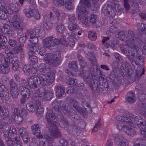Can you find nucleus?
Instances as JSON below:
<instances>
[{
	"mask_svg": "<svg viewBox=\"0 0 146 146\" xmlns=\"http://www.w3.org/2000/svg\"><path fill=\"white\" fill-rule=\"evenodd\" d=\"M8 20L9 22L12 24L13 28L17 31L18 34L19 36L22 35L24 25L20 17L17 15H15L9 17Z\"/></svg>",
	"mask_w": 146,
	"mask_h": 146,
	"instance_id": "f257e3e1",
	"label": "nucleus"
},
{
	"mask_svg": "<svg viewBox=\"0 0 146 146\" xmlns=\"http://www.w3.org/2000/svg\"><path fill=\"white\" fill-rule=\"evenodd\" d=\"M52 96L53 93L52 91L40 88L36 91L34 96L35 100L40 101L42 99L46 100H49Z\"/></svg>",
	"mask_w": 146,
	"mask_h": 146,
	"instance_id": "f03ea898",
	"label": "nucleus"
},
{
	"mask_svg": "<svg viewBox=\"0 0 146 146\" xmlns=\"http://www.w3.org/2000/svg\"><path fill=\"white\" fill-rule=\"evenodd\" d=\"M61 57V54L57 52L55 54L48 53L45 56L44 60L49 65L56 67L59 65V61Z\"/></svg>",
	"mask_w": 146,
	"mask_h": 146,
	"instance_id": "7ed1b4c3",
	"label": "nucleus"
},
{
	"mask_svg": "<svg viewBox=\"0 0 146 146\" xmlns=\"http://www.w3.org/2000/svg\"><path fill=\"white\" fill-rule=\"evenodd\" d=\"M134 117L132 114L129 112H126L123 113L122 116H117L116 119L117 121H122L125 123L133 127L134 125L133 123L132 120Z\"/></svg>",
	"mask_w": 146,
	"mask_h": 146,
	"instance_id": "20e7f679",
	"label": "nucleus"
},
{
	"mask_svg": "<svg viewBox=\"0 0 146 146\" xmlns=\"http://www.w3.org/2000/svg\"><path fill=\"white\" fill-rule=\"evenodd\" d=\"M52 74L47 75L41 74L39 77V80L41 83L44 86L49 85L51 84L54 78V74L52 72Z\"/></svg>",
	"mask_w": 146,
	"mask_h": 146,
	"instance_id": "39448f33",
	"label": "nucleus"
},
{
	"mask_svg": "<svg viewBox=\"0 0 146 146\" xmlns=\"http://www.w3.org/2000/svg\"><path fill=\"white\" fill-rule=\"evenodd\" d=\"M24 11L26 17H33L36 20H38L40 18L38 10L32 6L30 7L28 9H25Z\"/></svg>",
	"mask_w": 146,
	"mask_h": 146,
	"instance_id": "423d86ee",
	"label": "nucleus"
},
{
	"mask_svg": "<svg viewBox=\"0 0 146 146\" xmlns=\"http://www.w3.org/2000/svg\"><path fill=\"white\" fill-rule=\"evenodd\" d=\"M39 77L36 75H34L29 76L27 79V82L29 87L31 88H35L39 85Z\"/></svg>",
	"mask_w": 146,
	"mask_h": 146,
	"instance_id": "0eeeda50",
	"label": "nucleus"
},
{
	"mask_svg": "<svg viewBox=\"0 0 146 146\" xmlns=\"http://www.w3.org/2000/svg\"><path fill=\"white\" fill-rule=\"evenodd\" d=\"M51 127V131L52 133L51 135L49 136L48 134L46 137V139L48 141L49 143H52L53 141V137H60L61 136V133L57 129V127L56 124L54 126H50Z\"/></svg>",
	"mask_w": 146,
	"mask_h": 146,
	"instance_id": "6e6552de",
	"label": "nucleus"
},
{
	"mask_svg": "<svg viewBox=\"0 0 146 146\" xmlns=\"http://www.w3.org/2000/svg\"><path fill=\"white\" fill-rule=\"evenodd\" d=\"M89 76L88 75L87 76V78H84L86 80L89 87L92 91L99 93L100 89L98 81L96 80L89 79Z\"/></svg>",
	"mask_w": 146,
	"mask_h": 146,
	"instance_id": "1a4fd4ad",
	"label": "nucleus"
},
{
	"mask_svg": "<svg viewBox=\"0 0 146 146\" xmlns=\"http://www.w3.org/2000/svg\"><path fill=\"white\" fill-rule=\"evenodd\" d=\"M53 112V110H49L48 111L46 115V118L50 127L54 126L56 124V122L53 120L56 118L57 115L55 114L56 113Z\"/></svg>",
	"mask_w": 146,
	"mask_h": 146,
	"instance_id": "9d476101",
	"label": "nucleus"
},
{
	"mask_svg": "<svg viewBox=\"0 0 146 146\" xmlns=\"http://www.w3.org/2000/svg\"><path fill=\"white\" fill-rule=\"evenodd\" d=\"M0 19L2 20H5L7 19V10L6 7L4 0H0Z\"/></svg>",
	"mask_w": 146,
	"mask_h": 146,
	"instance_id": "9b49d317",
	"label": "nucleus"
},
{
	"mask_svg": "<svg viewBox=\"0 0 146 146\" xmlns=\"http://www.w3.org/2000/svg\"><path fill=\"white\" fill-rule=\"evenodd\" d=\"M9 92L5 85L0 82V100L4 98L7 101L9 99ZM1 107L0 106V108Z\"/></svg>",
	"mask_w": 146,
	"mask_h": 146,
	"instance_id": "f8f14e48",
	"label": "nucleus"
},
{
	"mask_svg": "<svg viewBox=\"0 0 146 146\" xmlns=\"http://www.w3.org/2000/svg\"><path fill=\"white\" fill-rule=\"evenodd\" d=\"M102 11L105 15L110 17H113L115 16V11L112 7L109 5H105L104 6Z\"/></svg>",
	"mask_w": 146,
	"mask_h": 146,
	"instance_id": "ddd939ff",
	"label": "nucleus"
},
{
	"mask_svg": "<svg viewBox=\"0 0 146 146\" xmlns=\"http://www.w3.org/2000/svg\"><path fill=\"white\" fill-rule=\"evenodd\" d=\"M53 37L50 36L43 39L42 41V44L45 48H48L50 50H52L54 48V46L52 44L53 40Z\"/></svg>",
	"mask_w": 146,
	"mask_h": 146,
	"instance_id": "4468645a",
	"label": "nucleus"
},
{
	"mask_svg": "<svg viewBox=\"0 0 146 146\" xmlns=\"http://www.w3.org/2000/svg\"><path fill=\"white\" fill-rule=\"evenodd\" d=\"M35 47V46L33 47L30 45H29L27 47V48L30 50L28 52L29 56V59L33 63L38 62V58L37 57L33 54L34 52L36 51V50L34 49V48Z\"/></svg>",
	"mask_w": 146,
	"mask_h": 146,
	"instance_id": "2eb2a0df",
	"label": "nucleus"
},
{
	"mask_svg": "<svg viewBox=\"0 0 146 146\" xmlns=\"http://www.w3.org/2000/svg\"><path fill=\"white\" fill-rule=\"evenodd\" d=\"M77 11L78 13V17L79 19H81L88 17L87 15L88 12L85 7L82 6H78L77 8Z\"/></svg>",
	"mask_w": 146,
	"mask_h": 146,
	"instance_id": "dca6fc26",
	"label": "nucleus"
},
{
	"mask_svg": "<svg viewBox=\"0 0 146 146\" xmlns=\"http://www.w3.org/2000/svg\"><path fill=\"white\" fill-rule=\"evenodd\" d=\"M109 37H105L103 38L102 42L104 46L106 48H108L110 46L112 48H113L118 43V40L116 39H114L112 41H110L109 44H108V41L109 39Z\"/></svg>",
	"mask_w": 146,
	"mask_h": 146,
	"instance_id": "f3484780",
	"label": "nucleus"
},
{
	"mask_svg": "<svg viewBox=\"0 0 146 146\" xmlns=\"http://www.w3.org/2000/svg\"><path fill=\"white\" fill-rule=\"evenodd\" d=\"M128 46V52L131 53V55L134 57L135 54H137L139 51L138 47L134 43L127 44Z\"/></svg>",
	"mask_w": 146,
	"mask_h": 146,
	"instance_id": "a211bd4d",
	"label": "nucleus"
},
{
	"mask_svg": "<svg viewBox=\"0 0 146 146\" xmlns=\"http://www.w3.org/2000/svg\"><path fill=\"white\" fill-rule=\"evenodd\" d=\"M31 129L32 132L34 135H36V137L38 138L43 137V136L40 134V127L38 124H35L32 126Z\"/></svg>",
	"mask_w": 146,
	"mask_h": 146,
	"instance_id": "6ab92c4d",
	"label": "nucleus"
},
{
	"mask_svg": "<svg viewBox=\"0 0 146 146\" xmlns=\"http://www.w3.org/2000/svg\"><path fill=\"white\" fill-rule=\"evenodd\" d=\"M138 40L134 34L133 32L131 30L128 31L127 34V38L126 41L127 44L133 43L136 42Z\"/></svg>",
	"mask_w": 146,
	"mask_h": 146,
	"instance_id": "aec40b11",
	"label": "nucleus"
},
{
	"mask_svg": "<svg viewBox=\"0 0 146 146\" xmlns=\"http://www.w3.org/2000/svg\"><path fill=\"white\" fill-rule=\"evenodd\" d=\"M56 95L60 98L64 96L65 95L64 87L61 85H58L55 86Z\"/></svg>",
	"mask_w": 146,
	"mask_h": 146,
	"instance_id": "412c9836",
	"label": "nucleus"
},
{
	"mask_svg": "<svg viewBox=\"0 0 146 146\" xmlns=\"http://www.w3.org/2000/svg\"><path fill=\"white\" fill-rule=\"evenodd\" d=\"M137 125L140 129L141 134L143 136L146 137V123L145 120L143 119L142 121Z\"/></svg>",
	"mask_w": 146,
	"mask_h": 146,
	"instance_id": "4be33fe9",
	"label": "nucleus"
},
{
	"mask_svg": "<svg viewBox=\"0 0 146 146\" xmlns=\"http://www.w3.org/2000/svg\"><path fill=\"white\" fill-rule=\"evenodd\" d=\"M119 146H128L127 140L121 135H118L116 139Z\"/></svg>",
	"mask_w": 146,
	"mask_h": 146,
	"instance_id": "5701e85b",
	"label": "nucleus"
},
{
	"mask_svg": "<svg viewBox=\"0 0 146 146\" xmlns=\"http://www.w3.org/2000/svg\"><path fill=\"white\" fill-rule=\"evenodd\" d=\"M80 63L82 70V72H81L80 74L84 78L86 79L87 78V76L89 74V72L85 70L84 69L85 67L87 68V63L84 60L82 61H81Z\"/></svg>",
	"mask_w": 146,
	"mask_h": 146,
	"instance_id": "b1692460",
	"label": "nucleus"
},
{
	"mask_svg": "<svg viewBox=\"0 0 146 146\" xmlns=\"http://www.w3.org/2000/svg\"><path fill=\"white\" fill-rule=\"evenodd\" d=\"M126 99L128 102L130 104L133 103L135 102L136 99L135 94L131 92H128L127 94Z\"/></svg>",
	"mask_w": 146,
	"mask_h": 146,
	"instance_id": "393cba45",
	"label": "nucleus"
},
{
	"mask_svg": "<svg viewBox=\"0 0 146 146\" xmlns=\"http://www.w3.org/2000/svg\"><path fill=\"white\" fill-rule=\"evenodd\" d=\"M53 10L56 14L58 20H60L62 19H65L66 16L65 13L60 12L58 9L56 8H53Z\"/></svg>",
	"mask_w": 146,
	"mask_h": 146,
	"instance_id": "a878e982",
	"label": "nucleus"
},
{
	"mask_svg": "<svg viewBox=\"0 0 146 146\" xmlns=\"http://www.w3.org/2000/svg\"><path fill=\"white\" fill-rule=\"evenodd\" d=\"M19 91L23 96H27L29 97L31 93L29 89L23 86H20L19 87Z\"/></svg>",
	"mask_w": 146,
	"mask_h": 146,
	"instance_id": "bb28decb",
	"label": "nucleus"
},
{
	"mask_svg": "<svg viewBox=\"0 0 146 146\" xmlns=\"http://www.w3.org/2000/svg\"><path fill=\"white\" fill-rule=\"evenodd\" d=\"M99 83L100 86L102 90L108 88V85L106 79H104V77L101 76L99 77Z\"/></svg>",
	"mask_w": 146,
	"mask_h": 146,
	"instance_id": "cd10ccee",
	"label": "nucleus"
},
{
	"mask_svg": "<svg viewBox=\"0 0 146 146\" xmlns=\"http://www.w3.org/2000/svg\"><path fill=\"white\" fill-rule=\"evenodd\" d=\"M67 101L68 104L70 105L73 107L75 109L78 106V102L74 99L70 97H68Z\"/></svg>",
	"mask_w": 146,
	"mask_h": 146,
	"instance_id": "c85d7f7f",
	"label": "nucleus"
},
{
	"mask_svg": "<svg viewBox=\"0 0 146 146\" xmlns=\"http://www.w3.org/2000/svg\"><path fill=\"white\" fill-rule=\"evenodd\" d=\"M9 9L11 13H17L19 11V8L17 4L16 3H13L10 4Z\"/></svg>",
	"mask_w": 146,
	"mask_h": 146,
	"instance_id": "c756f323",
	"label": "nucleus"
},
{
	"mask_svg": "<svg viewBox=\"0 0 146 146\" xmlns=\"http://www.w3.org/2000/svg\"><path fill=\"white\" fill-rule=\"evenodd\" d=\"M119 123L117 124V128L120 131H125V130H126L127 126V124L125 123L124 122L122 121H120Z\"/></svg>",
	"mask_w": 146,
	"mask_h": 146,
	"instance_id": "7c9ffc66",
	"label": "nucleus"
},
{
	"mask_svg": "<svg viewBox=\"0 0 146 146\" xmlns=\"http://www.w3.org/2000/svg\"><path fill=\"white\" fill-rule=\"evenodd\" d=\"M144 68L139 67L136 72L135 78L136 79H138L141 76L144 74Z\"/></svg>",
	"mask_w": 146,
	"mask_h": 146,
	"instance_id": "2f4dec72",
	"label": "nucleus"
},
{
	"mask_svg": "<svg viewBox=\"0 0 146 146\" xmlns=\"http://www.w3.org/2000/svg\"><path fill=\"white\" fill-rule=\"evenodd\" d=\"M36 100L35 103V106L36 108L37 113L38 114L42 113L44 111L43 108L40 106V103L39 101H37V100Z\"/></svg>",
	"mask_w": 146,
	"mask_h": 146,
	"instance_id": "473e14b6",
	"label": "nucleus"
},
{
	"mask_svg": "<svg viewBox=\"0 0 146 146\" xmlns=\"http://www.w3.org/2000/svg\"><path fill=\"white\" fill-rule=\"evenodd\" d=\"M9 70V67L7 64H3L0 68V73L5 74L8 73Z\"/></svg>",
	"mask_w": 146,
	"mask_h": 146,
	"instance_id": "72a5a7b5",
	"label": "nucleus"
},
{
	"mask_svg": "<svg viewBox=\"0 0 146 146\" xmlns=\"http://www.w3.org/2000/svg\"><path fill=\"white\" fill-rule=\"evenodd\" d=\"M125 131L126 134L130 136H133L136 134V131L135 129L131 127H127Z\"/></svg>",
	"mask_w": 146,
	"mask_h": 146,
	"instance_id": "f704fd0d",
	"label": "nucleus"
},
{
	"mask_svg": "<svg viewBox=\"0 0 146 146\" xmlns=\"http://www.w3.org/2000/svg\"><path fill=\"white\" fill-rule=\"evenodd\" d=\"M88 58L94 64L96 63L94 54L91 52H89L87 54Z\"/></svg>",
	"mask_w": 146,
	"mask_h": 146,
	"instance_id": "c9c22d12",
	"label": "nucleus"
},
{
	"mask_svg": "<svg viewBox=\"0 0 146 146\" xmlns=\"http://www.w3.org/2000/svg\"><path fill=\"white\" fill-rule=\"evenodd\" d=\"M43 25L45 28L47 30L51 29L53 26V23L50 21L46 20L44 21Z\"/></svg>",
	"mask_w": 146,
	"mask_h": 146,
	"instance_id": "e433bc0d",
	"label": "nucleus"
},
{
	"mask_svg": "<svg viewBox=\"0 0 146 146\" xmlns=\"http://www.w3.org/2000/svg\"><path fill=\"white\" fill-rule=\"evenodd\" d=\"M27 110L29 112H33L35 110L34 107L33 102H28L26 105Z\"/></svg>",
	"mask_w": 146,
	"mask_h": 146,
	"instance_id": "4c0bfd02",
	"label": "nucleus"
},
{
	"mask_svg": "<svg viewBox=\"0 0 146 146\" xmlns=\"http://www.w3.org/2000/svg\"><path fill=\"white\" fill-rule=\"evenodd\" d=\"M68 67L76 71L78 70V66L76 62L73 61L69 63Z\"/></svg>",
	"mask_w": 146,
	"mask_h": 146,
	"instance_id": "58836bf2",
	"label": "nucleus"
},
{
	"mask_svg": "<svg viewBox=\"0 0 146 146\" xmlns=\"http://www.w3.org/2000/svg\"><path fill=\"white\" fill-rule=\"evenodd\" d=\"M10 91L11 96L13 99L14 100L16 99L19 95L18 89L12 90Z\"/></svg>",
	"mask_w": 146,
	"mask_h": 146,
	"instance_id": "ea45409f",
	"label": "nucleus"
},
{
	"mask_svg": "<svg viewBox=\"0 0 146 146\" xmlns=\"http://www.w3.org/2000/svg\"><path fill=\"white\" fill-rule=\"evenodd\" d=\"M88 37L91 40L95 41L97 38L96 33L94 31H89L88 33Z\"/></svg>",
	"mask_w": 146,
	"mask_h": 146,
	"instance_id": "a19ab883",
	"label": "nucleus"
},
{
	"mask_svg": "<svg viewBox=\"0 0 146 146\" xmlns=\"http://www.w3.org/2000/svg\"><path fill=\"white\" fill-rule=\"evenodd\" d=\"M9 84L10 85V91L18 88L17 85L15 82L13 80L11 79L9 81Z\"/></svg>",
	"mask_w": 146,
	"mask_h": 146,
	"instance_id": "79ce46f5",
	"label": "nucleus"
},
{
	"mask_svg": "<svg viewBox=\"0 0 146 146\" xmlns=\"http://www.w3.org/2000/svg\"><path fill=\"white\" fill-rule=\"evenodd\" d=\"M38 69L40 72H48V69H47L46 64L44 63L41 64L39 66Z\"/></svg>",
	"mask_w": 146,
	"mask_h": 146,
	"instance_id": "37998d69",
	"label": "nucleus"
},
{
	"mask_svg": "<svg viewBox=\"0 0 146 146\" xmlns=\"http://www.w3.org/2000/svg\"><path fill=\"white\" fill-rule=\"evenodd\" d=\"M8 110L7 109L1 107L0 108V115L2 116H7L8 115Z\"/></svg>",
	"mask_w": 146,
	"mask_h": 146,
	"instance_id": "c03bdc74",
	"label": "nucleus"
},
{
	"mask_svg": "<svg viewBox=\"0 0 146 146\" xmlns=\"http://www.w3.org/2000/svg\"><path fill=\"white\" fill-rule=\"evenodd\" d=\"M102 120L100 119L96 123L95 126L93 129L92 132L97 131L98 129L100 128Z\"/></svg>",
	"mask_w": 146,
	"mask_h": 146,
	"instance_id": "a18cd8bd",
	"label": "nucleus"
},
{
	"mask_svg": "<svg viewBox=\"0 0 146 146\" xmlns=\"http://www.w3.org/2000/svg\"><path fill=\"white\" fill-rule=\"evenodd\" d=\"M65 27L63 24L58 25L56 27V29L58 32L60 33H62L65 31Z\"/></svg>",
	"mask_w": 146,
	"mask_h": 146,
	"instance_id": "49530a36",
	"label": "nucleus"
},
{
	"mask_svg": "<svg viewBox=\"0 0 146 146\" xmlns=\"http://www.w3.org/2000/svg\"><path fill=\"white\" fill-rule=\"evenodd\" d=\"M66 8L68 10H70L73 8V6L71 1L70 0H66L65 3Z\"/></svg>",
	"mask_w": 146,
	"mask_h": 146,
	"instance_id": "de8ad7c7",
	"label": "nucleus"
},
{
	"mask_svg": "<svg viewBox=\"0 0 146 146\" xmlns=\"http://www.w3.org/2000/svg\"><path fill=\"white\" fill-rule=\"evenodd\" d=\"M22 50V48L21 47V45L19 44L17 46L12 48V51L15 54H18V53Z\"/></svg>",
	"mask_w": 146,
	"mask_h": 146,
	"instance_id": "09e8293b",
	"label": "nucleus"
},
{
	"mask_svg": "<svg viewBox=\"0 0 146 146\" xmlns=\"http://www.w3.org/2000/svg\"><path fill=\"white\" fill-rule=\"evenodd\" d=\"M27 34L29 36V38L36 36L38 35L36 31L32 29H30L29 30L27 31Z\"/></svg>",
	"mask_w": 146,
	"mask_h": 146,
	"instance_id": "8fccbe9b",
	"label": "nucleus"
},
{
	"mask_svg": "<svg viewBox=\"0 0 146 146\" xmlns=\"http://www.w3.org/2000/svg\"><path fill=\"white\" fill-rule=\"evenodd\" d=\"M80 2L81 4L84 5L87 8H90L91 6L90 2L89 0H81Z\"/></svg>",
	"mask_w": 146,
	"mask_h": 146,
	"instance_id": "3c124183",
	"label": "nucleus"
},
{
	"mask_svg": "<svg viewBox=\"0 0 146 146\" xmlns=\"http://www.w3.org/2000/svg\"><path fill=\"white\" fill-rule=\"evenodd\" d=\"M59 39L60 42V44L63 45L65 46H67L68 44L64 36L62 35L61 38H59Z\"/></svg>",
	"mask_w": 146,
	"mask_h": 146,
	"instance_id": "603ef678",
	"label": "nucleus"
},
{
	"mask_svg": "<svg viewBox=\"0 0 146 146\" xmlns=\"http://www.w3.org/2000/svg\"><path fill=\"white\" fill-rule=\"evenodd\" d=\"M58 115V117L59 118L60 121L61 122L63 123L67 124H68V120L64 117V116L62 114H59Z\"/></svg>",
	"mask_w": 146,
	"mask_h": 146,
	"instance_id": "864d4df0",
	"label": "nucleus"
},
{
	"mask_svg": "<svg viewBox=\"0 0 146 146\" xmlns=\"http://www.w3.org/2000/svg\"><path fill=\"white\" fill-rule=\"evenodd\" d=\"M137 26L138 29L142 32L145 29V28L146 27V25L142 23H139L137 24Z\"/></svg>",
	"mask_w": 146,
	"mask_h": 146,
	"instance_id": "5fc2aeb1",
	"label": "nucleus"
},
{
	"mask_svg": "<svg viewBox=\"0 0 146 146\" xmlns=\"http://www.w3.org/2000/svg\"><path fill=\"white\" fill-rule=\"evenodd\" d=\"M12 65V67L13 69L15 70H17L19 66L17 63L14 60H12L11 62Z\"/></svg>",
	"mask_w": 146,
	"mask_h": 146,
	"instance_id": "6e6d98bb",
	"label": "nucleus"
},
{
	"mask_svg": "<svg viewBox=\"0 0 146 146\" xmlns=\"http://www.w3.org/2000/svg\"><path fill=\"white\" fill-rule=\"evenodd\" d=\"M74 84H73V85L77 86L79 87H81L83 86V83L78 80L74 79Z\"/></svg>",
	"mask_w": 146,
	"mask_h": 146,
	"instance_id": "4d7b16f0",
	"label": "nucleus"
},
{
	"mask_svg": "<svg viewBox=\"0 0 146 146\" xmlns=\"http://www.w3.org/2000/svg\"><path fill=\"white\" fill-rule=\"evenodd\" d=\"M23 70L26 74L28 75L30 74V69L27 66V64H25L23 67Z\"/></svg>",
	"mask_w": 146,
	"mask_h": 146,
	"instance_id": "13d9d810",
	"label": "nucleus"
},
{
	"mask_svg": "<svg viewBox=\"0 0 146 146\" xmlns=\"http://www.w3.org/2000/svg\"><path fill=\"white\" fill-rule=\"evenodd\" d=\"M24 118L20 115L17 116V117L16 119V121L18 125L22 124Z\"/></svg>",
	"mask_w": 146,
	"mask_h": 146,
	"instance_id": "bf43d9fd",
	"label": "nucleus"
},
{
	"mask_svg": "<svg viewBox=\"0 0 146 146\" xmlns=\"http://www.w3.org/2000/svg\"><path fill=\"white\" fill-rule=\"evenodd\" d=\"M141 110L142 111V114L146 118V104L145 103L142 104Z\"/></svg>",
	"mask_w": 146,
	"mask_h": 146,
	"instance_id": "052dcab7",
	"label": "nucleus"
},
{
	"mask_svg": "<svg viewBox=\"0 0 146 146\" xmlns=\"http://www.w3.org/2000/svg\"><path fill=\"white\" fill-rule=\"evenodd\" d=\"M68 27L70 31H72L78 28V26L77 25L75 24L71 23L69 24Z\"/></svg>",
	"mask_w": 146,
	"mask_h": 146,
	"instance_id": "680f3d73",
	"label": "nucleus"
},
{
	"mask_svg": "<svg viewBox=\"0 0 146 146\" xmlns=\"http://www.w3.org/2000/svg\"><path fill=\"white\" fill-rule=\"evenodd\" d=\"M37 36V35H36V36L30 37L29 40L30 42L33 44L37 43L38 42Z\"/></svg>",
	"mask_w": 146,
	"mask_h": 146,
	"instance_id": "e2e57ef3",
	"label": "nucleus"
},
{
	"mask_svg": "<svg viewBox=\"0 0 146 146\" xmlns=\"http://www.w3.org/2000/svg\"><path fill=\"white\" fill-rule=\"evenodd\" d=\"M143 119L140 116H136L134 119L133 118L132 121H133V120H134L135 123H137V125L138 123H140V122L142 121Z\"/></svg>",
	"mask_w": 146,
	"mask_h": 146,
	"instance_id": "0e129e2a",
	"label": "nucleus"
},
{
	"mask_svg": "<svg viewBox=\"0 0 146 146\" xmlns=\"http://www.w3.org/2000/svg\"><path fill=\"white\" fill-rule=\"evenodd\" d=\"M76 110L82 115L84 117L85 116V112L84 109L78 106Z\"/></svg>",
	"mask_w": 146,
	"mask_h": 146,
	"instance_id": "69168bd1",
	"label": "nucleus"
},
{
	"mask_svg": "<svg viewBox=\"0 0 146 146\" xmlns=\"http://www.w3.org/2000/svg\"><path fill=\"white\" fill-rule=\"evenodd\" d=\"M52 105L53 107L54 108V110L56 109V111H58V101L56 100H54L52 103Z\"/></svg>",
	"mask_w": 146,
	"mask_h": 146,
	"instance_id": "338daca9",
	"label": "nucleus"
},
{
	"mask_svg": "<svg viewBox=\"0 0 146 146\" xmlns=\"http://www.w3.org/2000/svg\"><path fill=\"white\" fill-rule=\"evenodd\" d=\"M19 133L21 137L25 136L26 135L25 129L23 127L19 129Z\"/></svg>",
	"mask_w": 146,
	"mask_h": 146,
	"instance_id": "774afa93",
	"label": "nucleus"
}]
</instances>
